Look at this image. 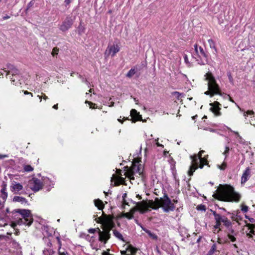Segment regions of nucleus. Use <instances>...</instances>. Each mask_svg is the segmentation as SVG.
<instances>
[{
  "label": "nucleus",
  "instance_id": "nucleus-1",
  "mask_svg": "<svg viewBox=\"0 0 255 255\" xmlns=\"http://www.w3.org/2000/svg\"><path fill=\"white\" fill-rule=\"evenodd\" d=\"M148 202L150 208L157 210L161 207L163 211L166 213L173 211L175 209V205L166 194H164L162 198H156L155 201L149 200Z\"/></svg>",
  "mask_w": 255,
  "mask_h": 255
},
{
  "label": "nucleus",
  "instance_id": "nucleus-2",
  "mask_svg": "<svg viewBox=\"0 0 255 255\" xmlns=\"http://www.w3.org/2000/svg\"><path fill=\"white\" fill-rule=\"evenodd\" d=\"M217 199L224 201H239L240 196L231 186L227 185L220 190L217 194Z\"/></svg>",
  "mask_w": 255,
  "mask_h": 255
},
{
  "label": "nucleus",
  "instance_id": "nucleus-3",
  "mask_svg": "<svg viewBox=\"0 0 255 255\" xmlns=\"http://www.w3.org/2000/svg\"><path fill=\"white\" fill-rule=\"evenodd\" d=\"M16 213L19 214L17 220L12 223V227L14 228L17 225H25L30 226L33 222V218L30 211L26 209H17L15 210Z\"/></svg>",
  "mask_w": 255,
  "mask_h": 255
},
{
  "label": "nucleus",
  "instance_id": "nucleus-4",
  "mask_svg": "<svg viewBox=\"0 0 255 255\" xmlns=\"http://www.w3.org/2000/svg\"><path fill=\"white\" fill-rule=\"evenodd\" d=\"M205 80L208 81V90L206 91L204 94L206 95H210L211 97L216 94L222 96L220 88L212 74L208 72L205 75Z\"/></svg>",
  "mask_w": 255,
  "mask_h": 255
},
{
  "label": "nucleus",
  "instance_id": "nucleus-5",
  "mask_svg": "<svg viewBox=\"0 0 255 255\" xmlns=\"http://www.w3.org/2000/svg\"><path fill=\"white\" fill-rule=\"evenodd\" d=\"M205 152L204 150H201L198 155L196 154L191 156L192 159V164L190 166L189 169L188 171V174L189 176H192L194 172L198 168V160H200V164L199 166V168H202L204 165L207 163V160L205 157H202V153Z\"/></svg>",
  "mask_w": 255,
  "mask_h": 255
},
{
  "label": "nucleus",
  "instance_id": "nucleus-6",
  "mask_svg": "<svg viewBox=\"0 0 255 255\" xmlns=\"http://www.w3.org/2000/svg\"><path fill=\"white\" fill-rule=\"evenodd\" d=\"M195 49V52L192 54L193 58L195 59L196 61L200 65H205L208 63V56L206 52L204 50L203 48L198 46L195 44L194 46Z\"/></svg>",
  "mask_w": 255,
  "mask_h": 255
},
{
  "label": "nucleus",
  "instance_id": "nucleus-7",
  "mask_svg": "<svg viewBox=\"0 0 255 255\" xmlns=\"http://www.w3.org/2000/svg\"><path fill=\"white\" fill-rule=\"evenodd\" d=\"M113 219L114 217L112 216L104 215L103 217L98 218L97 222L102 224L103 228L112 230L115 226Z\"/></svg>",
  "mask_w": 255,
  "mask_h": 255
},
{
  "label": "nucleus",
  "instance_id": "nucleus-8",
  "mask_svg": "<svg viewBox=\"0 0 255 255\" xmlns=\"http://www.w3.org/2000/svg\"><path fill=\"white\" fill-rule=\"evenodd\" d=\"M149 208L148 201H142L140 202L136 203V206L134 208L131 209L130 213H132V215H133L136 211L138 210L140 212L143 213L148 210Z\"/></svg>",
  "mask_w": 255,
  "mask_h": 255
},
{
  "label": "nucleus",
  "instance_id": "nucleus-9",
  "mask_svg": "<svg viewBox=\"0 0 255 255\" xmlns=\"http://www.w3.org/2000/svg\"><path fill=\"white\" fill-rule=\"evenodd\" d=\"M97 229L99 234V240L104 243V244H106L111 237L110 231L111 230L103 228V230L101 231L99 228H97Z\"/></svg>",
  "mask_w": 255,
  "mask_h": 255
},
{
  "label": "nucleus",
  "instance_id": "nucleus-10",
  "mask_svg": "<svg viewBox=\"0 0 255 255\" xmlns=\"http://www.w3.org/2000/svg\"><path fill=\"white\" fill-rule=\"evenodd\" d=\"M10 191L15 194H26L23 186L19 183L13 181L10 186Z\"/></svg>",
  "mask_w": 255,
  "mask_h": 255
},
{
  "label": "nucleus",
  "instance_id": "nucleus-11",
  "mask_svg": "<svg viewBox=\"0 0 255 255\" xmlns=\"http://www.w3.org/2000/svg\"><path fill=\"white\" fill-rule=\"evenodd\" d=\"M120 46L118 44H109L105 52V55L106 57L111 56L112 57L115 55L119 52Z\"/></svg>",
  "mask_w": 255,
  "mask_h": 255
},
{
  "label": "nucleus",
  "instance_id": "nucleus-12",
  "mask_svg": "<svg viewBox=\"0 0 255 255\" xmlns=\"http://www.w3.org/2000/svg\"><path fill=\"white\" fill-rule=\"evenodd\" d=\"M30 189L34 191H38L42 188V183L41 181L36 178H33L29 182Z\"/></svg>",
  "mask_w": 255,
  "mask_h": 255
},
{
  "label": "nucleus",
  "instance_id": "nucleus-13",
  "mask_svg": "<svg viewBox=\"0 0 255 255\" xmlns=\"http://www.w3.org/2000/svg\"><path fill=\"white\" fill-rule=\"evenodd\" d=\"M73 20L71 17H67L62 23L59 26V29L62 31L68 30L72 25Z\"/></svg>",
  "mask_w": 255,
  "mask_h": 255
},
{
  "label": "nucleus",
  "instance_id": "nucleus-14",
  "mask_svg": "<svg viewBox=\"0 0 255 255\" xmlns=\"http://www.w3.org/2000/svg\"><path fill=\"white\" fill-rule=\"evenodd\" d=\"M210 105L211 106L210 108L211 111L214 113L215 115H221V113L220 112V110H221L220 106L221 104L218 102L215 101L214 103H210Z\"/></svg>",
  "mask_w": 255,
  "mask_h": 255
},
{
  "label": "nucleus",
  "instance_id": "nucleus-15",
  "mask_svg": "<svg viewBox=\"0 0 255 255\" xmlns=\"http://www.w3.org/2000/svg\"><path fill=\"white\" fill-rule=\"evenodd\" d=\"M7 67L9 70L6 73V76H7L8 74H11L12 77H9V78L12 82H14L15 79H13V77L14 76H16L19 74V71L12 65L8 64L7 65Z\"/></svg>",
  "mask_w": 255,
  "mask_h": 255
},
{
  "label": "nucleus",
  "instance_id": "nucleus-16",
  "mask_svg": "<svg viewBox=\"0 0 255 255\" xmlns=\"http://www.w3.org/2000/svg\"><path fill=\"white\" fill-rule=\"evenodd\" d=\"M254 113L252 111H248L245 112L244 116L246 117L247 121L250 122L251 125L255 126V118L253 116Z\"/></svg>",
  "mask_w": 255,
  "mask_h": 255
},
{
  "label": "nucleus",
  "instance_id": "nucleus-17",
  "mask_svg": "<svg viewBox=\"0 0 255 255\" xmlns=\"http://www.w3.org/2000/svg\"><path fill=\"white\" fill-rule=\"evenodd\" d=\"M251 177V170L249 167H247L243 173L241 177V184H244Z\"/></svg>",
  "mask_w": 255,
  "mask_h": 255
},
{
  "label": "nucleus",
  "instance_id": "nucleus-18",
  "mask_svg": "<svg viewBox=\"0 0 255 255\" xmlns=\"http://www.w3.org/2000/svg\"><path fill=\"white\" fill-rule=\"evenodd\" d=\"M130 115L134 122L141 120V116L140 115L135 109H132L131 110Z\"/></svg>",
  "mask_w": 255,
  "mask_h": 255
},
{
  "label": "nucleus",
  "instance_id": "nucleus-19",
  "mask_svg": "<svg viewBox=\"0 0 255 255\" xmlns=\"http://www.w3.org/2000/svg\"><path fill=\"white\" fill-rule=\"evenodd\" d=\"M130 115L134 122L141 120V116L140 115L135 109H132L131 110Z\"/></svg>",
  "mask_w": 255,
  "mask_h": 255
},
{
  "label": "nucleus",
  "instance_id": "nucleus-20",
  "mask_svg": "<svg viewBox=\"0 0 255 255\" xmlns=\"http://www.w3.org/2000/svg\"><path fill=\"white\" fill-rule=\"evenodd\" d=\"M115 179L116 180V181L115 182V185L118 186L119 185L121 184H123V182L124 181V179L121 177H117L115 175H113V177H112L111 181Z\"/></svg>",
  "mask_w": 255,
  "mask_h": 255
},
{
  "label": "nucleus",
  "instance_id": "nucleus-21",
  "mask_svg": "<svg viewBox=\"0 0 255 255\" xmlns=\"http://www.w3.org/2000/svg\"><path fill=\"white\" fill-rule=\"evenodd\" d=\"M13 201L14 202H20L21 203H26L27 202L26 199L22 197L15 196L13 198Z\"/></svg>",
  "mask_w": 255,
  "mask_h": 255
},
{
  "label": "nucleus",
  "instance_id": "nucleus-22",
  "mask_svg": "<svg viewBox=\"0 0 255 255\" xmlns=\"http://www.w3.org/2000/svg\"><path fill=\"white\" fill-rule=\"evenodd\" d=\"M0 192H1V198H2V201L3 202H4L6 200L7 197V192H6V187H3L1 189H0Z\"/></svg>",
  "mask_w": 255,
  "mask_h": 255
},
{
  "label": "nucleus",
  "instance_id": "nucleus-23",
  "mask_svg": "<svg viewBox=\"0 0 255 255\" xmlns=\"http://www.w3.org/2000/svg\"><path fill=\"white\" fill-rule=\"evenodd\" d=\"M229 130L231 131H232L233 133H234L237 135V140H238V142L239 143H241V144L245 143V140L240 135V134H239L238 132L235 131H233L231 128H230Z\"/></svg>",
  "mask_w": 255,
  "mask_h": 255
},
{
  "label": "nucleus",
  "instance_id": "nucleus-24",
  "mask_svg": "<svg viewBox=\"0 0 255 255\" xmlns=\"http://www.w3.org/2000/svg\"><path fill=\"white\" fill-rule=\"evenodd\" d=\"M236 235L237 234L232 230L230 233H228V238L231 242H234L236 241V238L235 237Z\"/></svg>",
  "mask_w": 255,
  "mask_h": 255
},
{
  "label": "nucleus",
  "instance_id": "nucleus-25",
  "mask_svg": "<svg viewBox=\"0 0 255 255\" xmlns=\"http://www.w3.org/2000/svg\"><path fill=\"white\" fill-rule=\"evenodd\" d=\"M213 215L216 222H220V223H222L223 221L225 216H222L220 214H217L216 212H213Z\"/></svg>",
  "mask_w": 255,
  "mask_h": 255
},
{
  "label": "nucleus",
  "instance_id": "nucleus-26",
  "mask_svg": "<svg viewBox=\"0 0 255 255\" xmlns=\"http://www.w3.org/2000/svg\"><path fill=\"white\" fill-rule=\"evenodd\" d=\"M142 230L144 232H145L149 235V236L152 239H154V240L157 239L158 237H157V235H155L154 233H152L150 231H149L146 229L142 228Z\"/></svg>",
  "mask_w": 255,
  "mask_h": 255
},
{
  "label": "nucleus",
  "instance_id": "nucleus-27",
  "mask_svg": "<svg viewBox=\"0 0 255 255\" xmlns=\"http://www.w3.org/2000/svg\"><path fill=\"white\" fill-rule=\"evenodd\" d=\"M95 205L98 208L99 210H102L104 208V205L102 201L99 199H97L94 201Z\"/></svg>",
  "mask_w": 255,
  "mask_h": 255
},
{
  "label": "nucleus",
  "instance_id": "nucleus-28",
  "mask_svg": "<svg viewBox=\"0 0 255 255\" xmlns=\"http://www.w3.org/2000/svg\"><path fill=\"white\" fill-rule=\"evenodd\" d=\"M114 235L118 239L125 242L122 235L118 231L114 230H113Z\"/></svg>",
  "mask_w": 255,
  "mask_h": 255
},
{
  "label": "nucleus",
  "instance_id": "nucleus-29",
  "mask_svg": "<svg viewBox=\"0 0 255 255\" xmlns=\"http://www.w3.org/2000/svg\"><path fill=\"white\" fill-rule=\"evenodd\" d=\"M127 251L130 252L132 255H134L136 252V249L131 246H128L126 248Z\"/></svg>",
  "mask_w": 255,
  "mask_h": 255
},
{
  "label": "nucleus",
  "instance_id": "nucleus-30",
  "mask_svg": "<svg viewBox=\"0 0 255 255\" xmlns=\"http://www.w3.org/2000/svg\"><path fill=\"white\" fill-rule=\"evenodd\" d=\"M127 197V193H124L123 194V196H122V198H123V207L124 208V206L126 205H129L128 204H129V202L127 201V200H126V198Z\"/></svg>",
  "mask_w": 255,
  "mask_h": 255
},
{
  "label": "nucleus",
  "instance_id": "nucleus-31",
  "mask_svg": "<svg viewBox=\"0 0 255 255\" xmlns=\"http://www.w3.org/2000/svg\"><path fill=\"white\" fill-rule=\"evenodd\" d=\"M208 43L209 44L210 48L215 49V50L216 51L217 49L216 48L215 42H214V41L212 39H210L208 40Z\"/></svg>",
  "mask_w": 255,
  "mask_h": 255
},
{
  "label": "nucleus",
  "instance_id": "nucleus-32",
  "mask_svg": "<svg viewBox=\"0 0 255 255\" xmlns=\"http://www.w3.org/2000/svg\"><path fill=\"white\" fill-rule=\"evenodd\" d=\"M85 103H88L89 105L90 108H91V109H97V108H98L100 109H101V108L98 107V106H97V105L96 104L93 103L91 102L86 101Z\"/></svg>",
  "mask_w": 255,
  "mask_h": 255
},
{
  "label": "nucleus",
  "instance_id": "nucleus-33",
  "mask_svg": "<svg viewBox=\"0 0 255 255\" xmlns=\"http://www.w3.org/2000/svg\"><path fill=\"white\" fill-rule=\"evenodd\" d=\"M222 223H224V225L227 227H229L231 225V223L230 220L228 219V218L225 216L223 221Z\"/></svg>",
  "mask_w": 255,
  "mask_h": 255
},
{
  "label": "nucleus",
  "instance_id": "nucleus-34",
  "mask_svg": "<svg viewBox=\"0 0 255 255\" xmlns=\"http://www.w3.org/2000/svg\"><path fill=\"white\" fill-rule=\"evenodd\" d=\"M135 73V70L134 68H131L127 74V77L130 78Z\"/></svg>",
  "mask_w": 255,
  "mask_h": 255
},
{
  "label": "nucleus",
  "instance_id": "nucleus-35",
  "mask_svg": "<svg viewBox=\"0 0 255 255\" xmlns=\"http://www.w3.org/2000/svg\"><path fill=\"white\" fill-rule=\"evenodd\" d=\"M216 249H217V247H216V244L213 245L211 249L209 251V253H208L209 255H212L214 254V253L216 251Z\"/></svg>",
  "mask_w": 255,
  "mask_h": 255
},
{
  "label": "nucleus",
  "instance_id": "nucleus-36",
  "mask_svg": "<svg viewBox=\"0 0 255 255\" xmlns=\"http://www.w3.org/2000/svg\"><path fill=\"white\" fill-rule=\"evenodd\" d=\"M229 150H230L229 147L228 146H226L225 147V150L224 152H223V155H224L225 156V159H226V158L228 156Z\"/></svg>",
  "mask_w": 255,
  "mask_h": 255
},
{
  "label": "nucleus",
  "instance_id": "nucleus-37",
  "mask_svg": "<svg viewBox=\"0 0 255 255\" xmlns=\"http://www.w3.org/2000/svg\"><path fill=\"white\" fill-rule=\"evenodd\" d=\"M24 170L26 172H30L33 171V168L30 165H26L24 166Z\"/></svg>",
  "mask_w": 255,
  "mask_h": 255
},
{
  "label": "nucleus",
  "instance_id": "nucleus-38",
  "mask_svg": "<svg viewBox=\"0 0 255 255\" xmlns=\"http://www.w3.org/2000/svg\"><path fill=\"white\" fill-rule=\"evenodd\" d=\"M172 95H174L175 96H176V97L177 98V99L178 100H179L181 98V96L183 95L181 93H180L179 92H174L172 93Z\"/></svg>",
  "mask_w": 255,
  "mask_h": 255
},
{
  "label": "nucleus",
  "instance_id": "nucleus-39",
  "mask_svg": "<svg viewBox=\"0 0 255 255\" xmlns=\"http://www.w3.org/2000/svg\"><path fill=\"white\" fill-rule=\"evenodd\" d=\"M227 76H228V77L229 78V80L230 81V82L232 84H234V79H233V78L231 75V72H228L227 73Z\"/></svg>",
  "mask_w": 255,
  "mask_h": 255
},
{
  "label": "nucleus",
  "instance_id": "nucleus-40",
  "mask_svg": "<svg viewBox=\"0 0 255 255\" xmlns=\"http://www.w3.org/2000/svg\"><path fill=\"white\" fill-rule=\"evenodd\" d=\"M59 51L58 48L55 47L53 49L51 54L53 56H55L58 54Z\"/></svg>",
  "mask_w": 255,
  "mask_h": 255
},
{
  "label": "nucleus",
  "instance_id": "nucleus-41",
  "mask_svg": "<svg viewBox=\"0 0 255 255\" xmlns=\"http://www.w3.org/2000/svg\"><path fill=\"white\" fill-rule=\"evenodd\" d=\"M124 216L129 219H131L133 218V215H132V213L130 212L125 213L124 214Z\"/></svg>",
  "mask_w": 255,
  "mask_h": 255
},
{
  "label": "nucleus",
  "instance_id": "nucleus-42",
  "mask_svg": "<svg viewBox=\"0 0 255 255\" xmlns=\"http://www.w3.org/2000/svg\"><path fill=\"white\" fill-rule=\"evenodd\" d=\"M227 167V163L225 162H223V163L221 165H218V167L221 170H224Z\"/></svg>",
  "mask_w": 255,
  "mask_h": 255
},
{
  "label": "nucleus",
  "instance_id": "nucleus-43",
  "mask_svg": "<svg viewBox=\"0 0 255 255\" xmlns=\"http://www.w3.org/2000/svg\"><path fill=\"white\" fill-rule=\"evenodd\" d=\"M39 99H40V101L41 102L42 101V98H43L44 99V100H46L47 99H48V97L47 96H46L44 94H42V96H39V95H38L37 96Z\"/></svg>",
  "mask_w": 255,
  "mask_h": 255
},
{
  "label": "nucleus",
  "instance_id": "nucleus-44",
  "mask_svg": "<svg viewBox=\"0 0 255 255\" xmlns=\"http://www.w3.org/2000/svg\"><path fill=\"white\" fill-rule=\"evenodd\" d=\"M248 207L246 205H243L242 206V211L245 213L247 212L248 211Z\"/></svg>",
  "mask_w": 255,
  "mask_h": 255
},
{
  "label": "nucleus",
  "instance_id": "nucleus-45",
  "mask_svg": "<svg viewBox=\"0 0 255 255\" xmlns=\"http://www.w3.org/2000/svg\"><path fill=\"white\" fill-rule=\"evenodd\" d=\"M221 225V223H220V222L216 221V224L214 226V228H215V229H220Z\"/></svg>",
  "mask_w": 255,
  "mask_h": 255
},
{
  "label": "nucleus",
  "instance_id": "nucleus-46",
  "mask_svg": "<svg viewBox=\"0 0 255 255\" xmlns=\"http://www.w3.org/2000/svg\"><path fill=\"white\" fill-rule=\"evenodd\" d=\"M197 209L202 211H205L206 207L205 206L201 205L197 207Z\"/></svg>",
  "mask_w": 255,
  "mask_h": 255
},
{
  "label": "nucleus",
  "instance_id": "nucleus-47",
  "mask_svg": "<svg viewBox=\"0 0 255 255\" xmlns=\"http://www.w3.org/2000/svg\"><path fill=\"white\" fill-rule=\"evenodd\" d=\"M34 2L33 1H30L27 5V7L26 10H27V9L28 8H29L30 7H31L34 4Z\"/></svg>",
  "mask_w": 255,
  "mask_h": 255
},
{
  "label": "nucleus",
  "instance_id": "nucleus-48",
  "mask_svg": "<svg viewBox=\"0 0 255 255\" xmlns=\"http://www.w3.org/2000/svg\"><path fill=\"white\" fill-rule=\"evenodd\" d=\"M96 231H98L97 228H96V229H90L89 230L88 232H89V233L93 234Z\"/></svg>",
  "mask_w": 255,
  "mask_h": 255
},
{
  "label": "nucleus",
  "instance_id": "nucleus-49",
  "mask_svg": "<svg viewBox=\"0 0 255 255\" xmlns=\"http://www.w3.org/2000/svg\"><path fill=\"white\" fill-rule=\"evenodd\" d=\"M184 61L186 63H189V61H188V57H187V55L186 54H184Z\"/></svg>",
  "mask_w": 255,
  "mask_h": 255
},
{
  "label": "nucleus",
  "instance_id": "nucleus-50",
  "mask_svg": "<svg viewBox=\"0 0 255 255\" xmlns=\"http://www.w3.org/2000/svg\"><path fill=\"white\" fill-rule=\"evenodd\" d=\"M109 250H108L107 251H104L102 255H112L111 254H110L109 253Z\"/></svg>",
  "mask_w": 255,
  "mask_h": 255
},
{
  "label": "nucleus",
  "instance_id": "nucleus-51",
  "mask_svg": "<svg viewBox=\"0 0 255 255\" xmlns=\"http://www.w3.org/2000/svg\"><path fill=\"white\" fill-rule=\"evenodd\" d=\"M226 97L229 98L230 101L232 102V103H235V101L232 99V98L229 95H226Z\"/></svg>",
  "mask_w": 255,
  "mask_h": 255
},
{
  "label": "nucleus",
  "instance_id": "nucleus-52",
  "mask_svg": "<svg viewBox=\"0 0 255 255\" xmlns=\"http://www.w3.org/2000/svg\"><path fill=\"white\" fill-rule=\"evenodd\" d=\"M72 0H65L64 3L66 6L68 5Z\"/></svg>",
  "mask_w": 255,
  "mask_h": 255
},
{
  "label": "nucleus",
  "instance_id": "nucleus-53",
  "mask_svg": "<svg viewBox=\"0 0 255 255\" xmlns=\"http://www.w3.org/2000/svg\"><path fill=\"white\" fill-rule=\"evenodd\" d=\"M220 230H221L220 229H215V228H214V227L213 228V232L214 233H218L219 232V231H220Z\"/></svg>",
  "mask_w": 255,
  "mask_h": 255
},
{
  "label": "nucleus",
  "instance_id": "nucleus-54",
  "mask_svg": "<svg viewBox=\"0 0 255 255\" xmlns=\"http://www.w3.org/2000/svg\"><path fill=\"white\" fill-rule=\"evenodd\" d=\"M158 139V138H157V139H156V141H157ZM156 144L157 145V146H161V147H163V145H162L161 144H160L158 141H157L156 142Z\"/></svg>",
  "mask_w": 255,
  "mask_h": 255
},
{
  "label": "nucleus",
  "instance_id": "nucleus-55",
  "mask_svg": "<svg viewBox=\"0 0 255 255\" xmlns=\"http://www.w3.org/2000/svg\"><path fill=\"white\" fill-rule=\"evenodd\" d=\"M82 81L83 82H84V83H85L87 84H89L88 81L86 79H84V78H82Z\"/></svg>",
  "mask_w": 255,
  "mask_h": 255
},
{
  "label": "nucleus",
  "instance_id": "nucleus-56",
  "mask_svg": "<svg viewBox=\"0 0 255 255\" xmlns=\"http://www.w3.org/2000/svg\"><path fill=\"white\" fill-rule=\"evenodd\" d=\"M10 18V16H8V15H5V16H4L3 17H2V19L3 20H6V19H7L8 18Z\"/></svg>",
  "mask_w": 255,
  "mask_h": 255
},
{
  "label": "nucleus",
  "instance_id": "nucleus-57",
  "mask_svg": "<svg viewBox=\"0 0 255 255\" xmlns=\"http://www.w3.org/2000/svg\"><path fill=\"white\" fill-rule=\"evenodd\" d=\"M127 251V250H126V251H121V253L122 255H127V254H126Z\"/></svg>",
  "mask_w": 255,
  "mask_h": 255
},
{
  "label": "nucleus",
  "instance_id": "nucleus-58",
  "mask_svg": "<svg viewBox=\"0 0 255 255\" xmlns=\"http://www.w3.org/2000/svg\"><path fill=\"white\" fill-rule=\"evenodd\" d=\"M24 94H25V95H27V94H30V95H31V96H32V94L31 93H30V92H29L27 91H24Z\"/></svg>",
  "mask_w": 255,
  "mask_h": 255
},
{
  "label": "nucleus",
  "instance_id": "nucleus-59",
  "mask_svg": "<svg viewBox=\"0 0 255 255\" xmlns=\"http://www.w3.org/2000/svg\"><path fill=\"white\" fill-rule=\"evenodd\" d=\"M53 108H54V109L57 110L58 109V104L54 105L53 106Z\"/></svg>",
  "mask_w": 255,
  "mask_h": 255
},
{
  "label": "nucleus",
  "instance_id": "nucleus-60",
  "mask_svg": "<svg viewBox=\"0 0 255 255\" xmlns=\"http://www.w3.org/2000/svg\"><path fill=\"white\" fill-rule=\"evenodd\" d=\"M4 202H3V201H1L0 200V207L2 206L3 205V203Z\"/></svg>",
  "mask_w": 255,
  "mask_h": 255
},
{
  "label": "nucleus",
  "instance_id": "nucleus-61",
  "mask_svg": "<svg viewBox=\"0 0 255 255\" xmlns=\"http://www.w3.org/2000/svg\"><path fill=\"white\" fill-rule=\"evenodd\" d=\"M233 246H234L235 248H238V247H237V245H236V244H234V245H233Z\"/></svg>",
  "mask_w": 255,
  "mask_h": 255
},
{
  "label": "nucleus",
  "instance_id": "nucleus-62",
  "mask_svg": "<svg viewBox=\"0 0 255 255\" xmlns=\"http://www.w3.org/2000/svg\"><path fill=\"white\" fill-rule=\"evenodd\" d=\"M114 102H112L111 105H110V107H112V106H114Z\"/></svg>",
  "mask_w": 255,
  "mask_h": 255
},
{
  "label": "nucleus",
  "instance_id": "nucleus-63",
  "mask_svg": "<svg viewBox=\"0 0 255 255\" xmlns=\"http://www.w3.org/2000/svg\"><path fill=\"white\" fill-rule=\"evenodd\" d=\"M74 74H75V73H74V72H72V73H71V76H73Z\"/></svg>",
  "mask_w": 255,
  "mask_h": 255
},
{
  "label": "nucleus",
  "instance_id": "nucleus-64",
  "mask_svg": "<svg viewBox=\"0 0 255 255\" xmlns=\"http://www.w3.org/2000/svg\"><path fill=\"white\" fill-rule=\"evenodd\" d=\"M59 255H67L64 253H61L59 254Z\"/></svg>",
  "mask_w": 255,
  "mask_h": 255
}]
</instances>
